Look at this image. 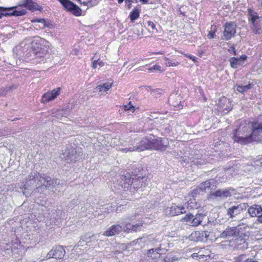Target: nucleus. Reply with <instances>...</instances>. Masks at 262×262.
Segmentation results:
<instances>
[{
  "instance_id": "e2e57ef3",
  "label": "nucleus",
  "mask_w": 262,
  "mask_h": 262,
  "mask_svg": "<svg viewBox=\"0 0 262 262\" xmlns=\"http://www.w3.org/2000/svg\"><path fill=\"white\" fill-rule=\"evenodd\" d=\"M249 13L250 15V16H251V14H255V12H254V11H253L252 10H250L249 11Z\"/></svg>"
},
{
  "instance_id": "4be33fe9",
  "label": "nucleus",
  "mask_w": 262,
  "mask_h": 262,
  "mask_svg": "<svg viewBox=\"0 0 262 262\" xmlns=\"http://www.w3.org/2000/svg\"><path fill=\"white\" fill-rule=\"evenodd\" d=\"M124 228H122L120 225H114L111 227V228L105 231L103 234L107 236H111L119 234Z\"/></svg>"
},
{
  "instance_id": "f8f14e48",
  "label": "nucleus",
  "mask_w": 262,
  "mask_h": 262,
  "mask_svg": "<svg viewBox=\"0 0 262 262\" xmlns=\"http://www.w3.org/2000/svg\"><path fill=\"white\" fill-rule=\"evenodd\" d=\"M146 179L145 177H138L132 178V182L130 186V191L135 192L137 189L145 187L146 185L145 181Z\"/></svg>"
},
{
  "instance_id": "7c9ffc66",
  "label": "nucleus",
  "mask_w": 262,
  "mask_h": 262,
  "mask_svg": "<svg viewBox=\"0 0 262 262\" xmlns=\"http://www.w3.org/2000/svg\"><path fill=\"white\" fill-rule=\"evenodd\" d=\"M112 83L106 82L102 84V85H99L95 88L96 92H107L111 89L112 86Z\"/></svg>"
},
{
  "instance_id": "09e8293b",
  "label": "nucleus",
  "mask_w": 262,
  "mask_h": 262,
  "mask_svg": "<svg viewBox=\"0 0 262 262\" xmlns=\"http://www.w3.org/2000/svg\"><path fill=\"white\" fill-rule=\"evenodd\" d=\"M152 68L154 70L158 71L160 72H162L164 71V70L162 69L161 67L158 65H155L152 67Z\"/></svg>"
},
{
  "instance_id": "20e7f679",
  "label": "nucleus",
  "mask_w": 262,
  "mask_h": 262,
  "mask_svg": "<svg viewBox=\"0 0 262 262\" xmlns=\"http://www.w3.org/2000/svg\"><path fill=\"white\" fill-rule=\"evenodd\" d=\"M205 216V214L203 213H196L195 215L192 213H188L182 218L181 221L182 222L188 223L189 226L196 227L201 224Z\"/></svg>"
},
{
  "instance_id": "e433bc0d",
  "label": "nucleus",
  "mask_w": 262,
  "mask_h": 262,
  "mask_svg": "<svg viewBox=\"0 0 262 262\" xmlns=\"http://www.w3.org/2000/svg\"><path fill=\"white\" fill-rule=\"evenodd\" d=\"M17 7L13 10L12 13H14V16H19L25 15L26 13V11L24 9H17Z\"/></svg>"
},
{
  "instance_id": "de8ad7c7",
  "label": "nucleus",
  "mask_w": 262,
  "mask_h": 262,
  "mask_svg": "<svg viewBox=\"0 0 262 262\" xmlns=\"http://www.w3.org/2000/svg\"><path fill=\"white\" fill-rule=\"evenodd\" d=\"M211 29V31H210L207 35L208 38L210 39L214 38V32L213 30V27H212Z\"/></svg>"
},
{
  "instance_id": "603ef678",
  "label": "nucleus",
  "mask_w": 262,
  "mask_h": 262,
  "mask_svg": "<svg viewBox=\"0 0 262 262\" xmlns=\"http://www.w3.org/2000/svg\"><path fill=\"white\" fill-rule=\"evenodd\" d=\"M228 51L230 53H232L234 55H236V51H235L234 47H230V49H228Z\"/></svg>"
},
{
  "instance_id": "f704fd0d",
  "label": "nucleus",
  "mask_w": 262,
  "mask_h": 262,
  "mask_svg": "<svg viewBox=\"0 0 262 262\" xmlns=\"http://www.w3.org/2000/svg\"><path fill=\"white\" fill-rule=\"evenodd\" d=\"M160 249L159 248L158 249H151L150 250H149L148 251V253H147V256L148 257H150L152 259H156L157 258L158 256H160V254L158 252H156L155 253V255H152V254L156 251H158Z\"/></svg>"
},
{
  "instance_id": "ea45409f",
  "label": "nucleus",
  "mask_w": 262,
  "mask_h": 262,
  "mask_svg": "<svg viewBox=\"0 0 262 262\" xmlns=\"http://www.w3.org/2000/svg\"><path fill=\"white\" fill-rule=\"evenodd\" d=\"M136 31H134V33L136 34L137 36H140L142 34V26L141 24H137L135 26Z\"/></svg>"
},
{
  "instance_id": "aec40b11",
  "label": "nucleus",
  "mask_w": 262,
  "mask_h": 262,
  "mask_svg": "<svg viewBox=\"0 0 262 262\" xmlns=\"http://www.w3.org/2000/svg\"><path fill=\"white\" fill-rule=\"evenodd\" d=\"M149 123L153 124L155 127H157V129H159L160 131H162V127L163 126V124H165V123H167L168 122V120L166 118H163L162 117H156L154 119L148 118Z\"/></svg>"
},
{
  "instance_id": "7ed1b4c3",
  "label": "nucleus",
  "mask_w": 262,
  "mask_h": 262,
  "mask_svg": "<svg viewBox=\"0 0 262 262\" xmlns=\"http://www.w3.org/2000/svg\"><path fill=\"white\" fill-rule=\"evenodd\" d=\"M151 135L141 140L136 138L130 141L128 147L122 148L121 151L124 152L134 151H143L146 149H150Z\"/></svg>"
},
{
  "instance_id": "393cba45",
  "label": "nucleus",
  "mask_w": 262,
  "mask_h": 262,
  "mask_svg": "<svg viewBox=\"0 0 262 262\" xmlns=\"http://www.w3.org/2000/svg\"><path fill=\"white\" fill-rule=\"evenodd\" d=\"M219 106L220 110L222 111L229 112L231 110V104L230 103L229 99L225 97H223L220 99L219 102Z\"/></svg>"
},
{
  "instance_id": "4d7b16f0",
  "label": "nucleus",
  "mask_w": 262,
  "mask_h": 262,
  "mask_svg": "<svg viewBox=\"0 0 262 262\" xmlns=\"http://www.w3.org/2000/svg\"><path fill=\"white\" fill-rule=\"evenodd\" d=\"M186 56H187L189 58L192 59L194 61L195 60L196 57L195 56H193L191 55H186Z\"/></svg>"
},
{
  "instance_id": "a18cd8bd",
  "label": "nucleus",
  "mask_w": 262,
  "mask_h": 262,
  "mask_svg": "<svg viewBox=\"0 0 262 262\" xmlns=\"http://www.w3.org/2000/svg\"><path fill=\"white\" fill-rule=\"evenodd\" d=\"M259 17L258 15H257V14L255 13V14H251V16L250 18H249V20H251L252 24L255 22H257L258 19H259Z\"/></svg>"
},
{
  "instance_id": "c9c22d12",
  "label": "nucleus",
  "mask_w": 262,
  "mask_h": 262,
  "mask_svg": "<svg viewBox=\"0 0 262 262\" xmlns=\"http://www.w3.org/2000/svg\"><path fill=\"white\" fill-rule=\"evenodd\" d=\"M39 6L36 3L32 2H29V3L25 7L30 11H34L35 10H39Z\"/></svg>"
},
{
  "instance_id": "a19ab883",
  "label": "nucleus",
  "mask_w": 262,
  "mask_h": 262,
  "mask_svg": "<svg viewBox=\"0 0 262 262\" xmlns=\"http://www.w3.org/2000/svg\"><path fill=\"white\" fill-rule=\"evenodd\" d=\"M165 60L166 61L165 65L167 67H176L179 64V63L178 62H171L169 61V59L167 57L164 58Z\"/></svg>"
},
{
  "instance_id": "4468645a",
  "label": "nucleus",
  "mask_w": 262,
  "mask_h": 262,
  "mask_svg": "<svg viewBox=\"0 0 262 262\" xmlns=\"http://www.w3.org/2000/svg\"><path fill=\"white\" fill-rule=\"evenodd\" d=\"M163 212L166 216H173L181 213H185V208L183 206L179 207L176 205L166 208Z\"/></svg>"
},
{
  "instance_id": "2f4dec72",
  "label": "nucleus",
  "mask_w": 262,
  "mask_h": 262,
  "mask_svg": "<svg viewBox=\"0 0 262 262\" xmlns=\"http://www.w3.org/2000/svg\"><path fill=\"white\" fill-rule=\"evenodd\" d=\"M92 68L94 69L97 68V65H99L100 67H103L104 65V62L100 60V57L98 58L97 53H96L95 56L92 58Z\"/></svg>"
},
{
  "instance_id": "c03bdc74",
  "label": "nucleus",
  "mask_w": 262,
  "mask_h": 262,
  "mask_svg": "<svg viewBox=\"0 0 262 262\" xmlns=\"http://www.w3.org/2000/svg\"><path fill=\"white\" fill-rule=\"evenodd\" d=\"M201 192H202V190L201 189H200V187L199 186H198V187H196L194 189H193L192 192H191V194H192V196L193 197H194L195 195L198 194H200Z\"/></svg>"
},
{
  "instance_id": "39448f33",
  "label": "nucleus",
  "mask_w": 262,
  "mask_h": 262,
  "mask_svg": "<svg viewBox=\"0 0 262 262\" xmlns=\"http://www.w3.org/2000/svg\"><path fill=\"white\" fill-rule=\"evenodd\" d=\"M247 203L236 204L231 205L227 209V214L229 219H233L248 207Z\"/></svg>"
},
{
  "instance_id": "69168bd1",
  "label": "nucleus",
  "mask_w": 262,
  "mask_h": 262,
  "mask_svg": "<svg viewBox=\"0 0 262 262\" xmlns=\"http://www.w3.org/2000/svg\"><path fill=\"white\" fill-rule=\"evenodd\" d=\"M247 225V226H248V225L247 224V223H242L239 224L238 225V226H241V225Z\"/></svg>"
},
{
  "instance_id": "774afa93",
  "label": "nucleus",
  "mask_w": 262,
  "mask_h": 262,
  "mask_svg": "<svg viewBox=\"0 0 262 262\" xmlns=\"http://www.w3.org/2000/svg\"><path fill=\"white\" fill-rule=\"evenodd\" d=\"M127 7L128 9H130L131 7V3H129L128 5H127Z\"/></svg>"
},
{
  "instance_id": "bb28decb",
  "label": "nucleus",
  "mask_w": 262,
  "mask_h": 262,
  "mask_svg": "<svg viewBox=\"0 0 262 262\" xmlns=\"http://www.w3.org/2000/svg\"><path fill=\"white\" fill-rule=\"evenodd\" d=\"M16 8V7H0V18L2 17L3 16H14V13H12L13 10Z\"/></svg>"
},
{
  "instance_id": "13d9d810",
  "label": "nucleus",
  "mask_w": 262,
  "mask_h": 262,
  "mask_svg": "<svg viewBox=\"0 0 262 262\" xmlns=\"http://www.w3.org/2000/svg\"><path fill=\"white\" fill-rule=\"evenodd\" d=\"M78 50L77 49H74L72 51V54H74V55H77L78 54Z\"/></svg>"
},
{
  "instance_id": "9d476101",
  "label": "nucleus",
  "mask_w": 262,
  "mask_h": 262,
  "mask_svg": "<svg viewBox=\"0 0 262 262\" xmlns=\"http://www.w3.org/2000/svg\"><path fill=\"white\" fill-rule=\"evenodd\" d=\"M235 191L234 189L230 187L226 189H221L216 190L215 192L210 191L209 198H220L221 199H225L227 197L231 196L232 193Z\"/></svg>"
},
{
  "instance_id": "338daca9",
  "label": "nucleus",
  "mask_w": 262,
  "mask_h": 262,
  "mask_svg": "<svg viewBox=\"0 0 262 262\" xmlns=\"http://www.w3.org/2000/svg\"><path fill=\"white\" fill-rule=\"evenodd\" d=\"M148 70H149V71H153V70H154L153 69L152 67H151V68H149V69H148Z\"/></svg>"
},
{
  "instance_id": "0e129e2a",
  "label": "nucleus",
  "mask_w": 262,
  "mask_h": 262,
  "mask_svg": "<svg viewBox=\"0 0 262 262\" xmlns=\"http://www.w3.org/2000/svg\"><path fill=\"white\" fill-rule=\"evenodd\" d=\"M140 1L142 2L143 3H148V0H140Z\"/></svg>"
},
{
  "instance_id": "a211bd4d",
  "label": "nucleus",
  "mask_w": 262,
  "mask_h": 262,
  "mask_svg": "<svg viewBox=\"0 0 262 262\" xmlns=\"http://www.w3.org/2000/svg\"><path fill=\"white\" fill-rule=\"evenodd\" d=\"M64 158L67 163L76 161L78 158L76 150L74 148H68L63 153Z\"/></svg>"
},
{
  "instance_id": "052dcab7",
  "label": "nucleus",
  "mask_w": 262,
  "mask_h": 262,
  "mask_svg": "<svg viewBox=\"0 0 262 262\" xmlns=\"http://www.w3.org/2000/svg\"><path fill=\"white\" fill-rule=\"evenodd\" d=\"M257 222L262 223V214L260 216H258V218H257Z\"/></svg>"
},
{
  "instance_id": "a878e982",
  "label": "nucleus",
  "mask_w": 262,
  "mask_h": 262,
  "mask_svg": "<svg viewBox=\"0 0 262 262\" xmlns=\"http://www.w3.org/2000/svg\"><path fill=\"white\" fill-rule=\"evenodd\" d=\"M248 243L246 240L242 237H238L235 239L234 247L238 250H245L248 248Z\"/></svg>"
},
{
  "instance_id": "ddd939ff",
  "label": "nucleus",
  "mask_w": 262,
  "mask_h": 262,
  "mask_svg": "<svg viewBox=\"0 0 262 262\" xmlns=\"http://www.w3.org/2000/svg\"><path fill=\"white\" fill-rule=\"evenodd\" d=\"M236 32V25L234 23H226L224 25L223 39L228 40L231 38Z\"/></svg>"
},
{
  "instance_id": "f257e3e1",
  "label": "nucleus",
  "mask_w": 262,
  "mask_h": 262,
  "mask_svg": "<svg viewBox=\"0 0 262 262\" xmlns=\"http://www.w3.org/2000/svg\"><path fill=\"white\" fill-rule=\"evenodd\" d=\"M50 181L51 177L45 174H40L36 171H32L23 182V187L26 189L32 186H34L36 187L34 191L42 193L45 189L50 186L49 183Z\"/></svg>"
},
{
  "instance_id": "5701e85b",
  "label": "nucleus",
  "mask_w": 262,
  "mask_h": 262,
  "mask_svg": "<svg viewBox=\"0 0 262 262\" xmlns=\"http://www.w3.org/2000/svg\"><path fill=\"white\" fill-rule=\"evenodd\" d=\"M247 59V56L242 55L239 58L231 57L229 59L230 66L233 69L237 68L238 66L243 64L244 61Z\"/></svg>"
},
{
  "instance_id": "0eeeda50",
  "label": "nucleus",
  "mask_w": 262,
  "mask_h": 262,
  "mask_svg": "<svg viewBox=\"0 0 262 262\" xmlns=\"http://www.w3.org/2000/svg\"><path fill=\"white\" fill-rule=\"evenodd\" d=\"M32 54L36 56V58H42L41 60H36L37 62H44V56L46 55L48 52L47 48L45 46H41L37 42L33 41L32 42Z\"/></svg>"
},
{
  "instance_id": "dca6fc26",
  "label": "nucleus",
  "mask_w": 262,
  "mask_h": 262,
  "mask_svg": "<svg viewBox=\"0 0 262 262\" xmlns=\"http://www.w3.org/2000/svg\"><path fill=\"white\" fill-rule=\"evenodd\" d=\"M210 232L207 231H196L192 233L189 237L194 241H205L208 239Z\"/></svg>"
},
{
  "instance_id": "423d86ee",
  "label": "nucleus",
  "mask_w": 262,
  "mask_h": 262,
  "mask_svg": "<svg viewBox=\"0 0 262 262\" xmlns=\"http://www.w3.org/2000/svg\"><path fill=\"white\" fill-rule=\"evenodd\" d=\"M67 11L76 16L82 15V10L79 7L69 0H58Z\"/></svg>"
},
{
  "instance_id": "49530a36",
  "label": "nucleus",
  "mask_w": 262,
  "mask_h": 262,
  "mask_svg": "<svg viewBox=\"0 0 262 262\" xmlns=\"http://www.w3.org/2000/svg\"><path fill=\"white\" fill-rule=\"evenodd\" d=\"M123 108L124 111H128V110H132L133 113L135 111V107L133 105H131L130 106H129V105L126 104L123 106Z\"/></svg>"
},
{
  "instance_id": "2eb2a0df",
  "label": "nucleus",
  "mask_w": 262,
  "mask_h": 262,
  "mask_svg": "<svg viewBox=\"0 0 262 262\" xmlns=\"http://www.w3.org/2000/svg\"><path fill=\"white\" fill-rule=\"evenodd\" d=\"M60 91L61 88H58L44 94L42 97L41 102L45 103L55 99L59 95Z\"/></svg>"
},
{
  "instance_id": "6e6552de",
  "label": "nucleus",
  "mask_w": 262,
  "mask_h": 262,
  "mask_svg": "<svg viewBox=\"0 0 262 262\" xmlns=\"http://www.w3.org/2000/svg\"><path fill=\"white\" fill-rule=\"evenodd\" d=\"M168 145L167 139L157 138L151 136L150 149L155 150H165Z\"/></svg>"
},
{
  "instance_id": "412c9836",
  "label": "nucleus",
  "mask_w": 262,
  "mask_h": 262,
  "mask_svg": "<svg viewBox=\"0 0 262 262\" xmlns=\"http://www.w3.org/2000/svg\"><path fill=\"white\" fill-rule=\"evenodd\" d=\"M248 212L250 216L258 218L262 214V207L259 205L254 204L248 208Z\"/></svg>"
},
{
  "instance_id": "79ce46f5",
  "label": "nucleus",
  "mask_w": 262,
  "mask_h": 262,
  "mask_svg": "<svg viewBox=\"0 0 262 262\" xmlns=\"http://www.w3.org/2000/svg\"><path fill=\"white\" fill-rule=\"evenodd\" d=\"M32 22H38L42 24V26H40V28H44L45 27H48L49 25L46 23L45 19H34L32 20Z\"/></svg>"
},
{
  "instance_id": "680f3d73",
  "label": "nucleus",
  "mask_w": 262,
  "mask_h": 262,
  "mask_svg": "<svg viewBox=\"0 0 262 262\" xmlns=\"http://www.w3.org/2000/svg\"><path fill=\"white\" fill-rule=\"evenodd\" d=\"M126 2H127L128 3H134V2H137V0H126Z\"/></svg>"
},
{
  "instance_id": "c85d7f7f",
  "label": "nucleus",
  "mask_w": 262,
  "mask_h": 262,
  "mask_svg": "<svg viewBox=\"0 0 262 262\" xmlns=\"http://www.w3.org/2000/svg\"><path fill=\"white\" fill-rule=\"evenodd\" d=\"M251 28L255 34H260L262 33V23L260 20L257 22L253 23L251 24Z\"/></svg>"
},
{
  "instance_id": "cd10ccee",
  "label": "nucleus",
  "mask_w": 262,
  "mask_h": 262,
  "mask_svg": "<svg viewBox=\"0 0 262 262\" xmlns=\"http://www.w3.org/2000/svg\"><path fill=\"white\" fill-rule=\"evenodd\" d=\"M142 229V225L141 224H137L136 225H127L124 228V231L126 232H137L141 231Z\"/></svg>"
},
{
  "instance_id": "6e6d98bb",
  "label": "nucleus",
  "mask_w": 262,
  "mask_h": 262,
  "mask_svg": "<svg viewBox=\"0 0 262 262\" xmlns=\"http://www.w3.org/2000/svg\"><path fill=\"white\" fill-rule=\"evenodd\" d=\"M152 91L157 93L158 94H162L163 93V91L160 89L152 90Z\"/></svg>"
},
{
  "instance_id": "6ab92c4d",
  "label": "nucleus",
  "mask_w": 262,
  "mask_h": 262,
  "mask_svg": "<svg viewBox=\"0 0 262 262\" xmlns=\"http://www.w3.org/2000/svg\"><path fill=\"white\" fill-rule=\"evenodd\" d=\"M216 181L213 179H210L201 183L199 186L200 189H201L202 192H207V190L210 189L214 190L216 188Z\"/></svg>"
},
{
  "instance_id": "9b49d317",
  "label": "nucleus",
  "mask_w": 262,
  "mask_h": 262,
  "mask_svg": "<svg viewBox=\"0 0 262 262\" xmlns=\"http://www.w3.org/2000/svg\"><path fill=\"white\" fill-rule=\"evenodd\" d=\"M251 142L262 139V124L253 122V127L251 132Z\"/></svg>"
},
{
  "instance_id": "5fc2aeb1",
  "label": "nucleus",
  "mask_w": 262,
  "mask_h": 262,
  "mask_svg": "<svg viewBox=\"0 0 262 262\" xmlns=\"http://www.w3.org/2000/svg\"><path fill=\"white\" fill-rule=\"evenodd\" d=\"M255 165L257 166H262V158L256 162Z\"/></svg>"
},
{
  "instance_id": "4c0bfd02",
  "label": "nucleus",
  "mask_w": 262,
  "mask_h": 262,
  "mask_svg": "<svg viewBox=\"0 0 262 262\" xmlns=\"http://www.w3.org/2000/svg\"><path fill=\"white\" fill-rule=\"evenodd\" d=\"M139 16V10L137 9H135L133 10L130 14L129 17L130 18L131 21H133L134 20L137 19Z\"/></svg>"
},
{
  "instance_id": "f03ea898",
  "label": "nucleus",
  "mask_w": 262,
  "mask_h": 262,
  "mask_svg": "<svg viewBox=\"0 0 262 262\" xmlns=\"http://www.w3.org/2000/svg\"><path fill=\"white\" fill-rule=\"evenodd\" d=\"M252 127L253 122L242 121L233 134L232 138L234 141L241 144L251 143L250 135Z\"/></svg>"
},
{
  "instance_id": "b1692460",
  "label": "nucleus",
  "mask_w": 262,
  "mask_h": 262,
  "mask_svg": "<svg viewBox=\"0 0 262 262\" xmlns=\"http://www.w3.org/2000/svg\"><path fill=\"white\" fill-rule=\"evenodd\" d=\"M239 230L236 227H228L221 235L222 238H227L233 236H236L238 234Z\"/></svg>"
},
{
  "instance_id": "3c124183",
  "label": "nucleus",
  "mask_w": 262,
  "mask_h": 262,
  "mask_svg": "<svg viewBox=\"0 0 262 262\" xmlns=\"http://www.w3.org/2000/svg\"><path fill=\"white\" fill-rule=\"evenodd\" d=\"M148 27H150L152 30H156V25L152 21H148Z\"/></svg>"
},
{
  "instance_id": "bf43d9fd",
  "label": "nucleus",
  "mask_w": 262,
  "mask_h": 262,
  "mask_svg": "<svg viewBox=\"0 0 262 262\" xmlns=\"http://www.w3.org/2000/svg\"><path fill=\"white\" fill-rule=\"evenodd\" d=\"M138 214L137 213H134L132 215V216L129 218V220H133L134 219H135L137 215H138Z\"/></svg>"
},
{
  "instance_id": "58836bf2",
  "label": "nucleus",
  "mask_w": 262,
  "mask_h": 262,
  "mask_svg": "<svg viewBox=\"0 0 262 262\" xmlns=\"http://www.w3.org/2000/svg\"><path fill=\"white\" fill-rule=\"evenodd\" d=\"M172 129V127L171 124H170L169 121L167 122V123H165V124H163V126L162 128V131H164V133L167 134L169 133Z\"/></svg>"
},
{
  "instance_id": "f3484780",
  "label": "nucleus",
  "mask_w": 262,
  "mask_h": 262,
  "mask_svg": "<svg viewBox=\"0 0 262 262\" xmlns=\"http://www.w3.org/2000/svg\"><path fill=\"white\" fill-rule=\"evenodd\" d=\"M117 182L118 184L124 189L130 190L132 178L129 173L121 175L118 179Z\"/></svg>"
},
{
  "instance_id": "864d4df0",
  "label": "nucleus",
  "mask_w": 262,
  "mask_h": 262,
  "mask_svg": "<svg viewBox=\"0 0 262 262\" xmlns=\"http://www.w3.org/2000/svg\"><path fill=\"white\" fill-rule=\"evenodd\" d=\"M158 259L156 262H164V256H161L160 254V256H158L157 257Z\"/></svg>"
},
{
  "instance_id": "37998d69",
  "label": "nucleus",
  "mask_w": 262,
  "mask_h": 262,
  "mask_svg": "<svg viewBox=\"0 0 262 262\" xmlns=\"http://www.w3.org/2000/svg\"><path fill=\"white\" fill-rule=\"evenodd\" d=\"M164 257V262H173L178 259L176 256H171L170 255H167Z\"/></svg>"
},
{
  "instance_id": "1a4fd4ad",
  "label": "nucleus",
  "mask_w": 262,
  "mask_h": 262,
  "mask_svg": "<svg viewBox=\"0 0 262 262\" xmlns=\"http://www.w3.org/2000/svg\"><path fill=\"white\" fill-rule=\"evenodd\" d=\"M66 254L65 250L63 246H58L53 247L52 250L47 254L46 258L47 259L51 258L56 259H62Z\"/></svg>"
},
{
  "instance_id": "473e14b6",
  "label": "nucleus",
  "mask_w": 262,
  "mask_h": 262,
  "mask_svg": "<svg viewBox=\"0 0 262 262\" xmlns=\"http://www.w3.org/2000/svg\"><path fill=\"white\" fill-rule=\"evenodd\" d=\"M49 184L50 186L49 187H47L45 190L50 189L53 191H55L57 190V189L55 188V187L56 186L59 185L60 183L59 181L57 179H52L51 178V181L50 183H49Z\"/></svg>"
},
{
  "instance_id": "72a5a7b5",
  "label": "nucleus",
  "mask_w": 262,
  "mask_h": 262,
  "mask_svg": "<svg viewBox=\"0 0 262 262\" xmlns=\"http://www.w3.org/2000/svg\"><path fill=\"white\" fill-rule=\"evenodd\" d=\"M252 85L251 84H248L246 85H237L236 91L238 92L244 93V92L247 91L248 90L251 89Z\"/></svg>"
},
{
  "instance_id": "8fccbe9b",
  "label": "nucleus",
  "mask_w": 262,
  "mask_h": 262,
  "mask_svg": "<svg viewBox=\"0 0 262 262\" xmlns=\"http://www.w3.org/2000/svg\"><path fill=\"white\" fill-rule=\"evenodd\" d=\"M31 2V0H23V3L22 4H19L18 6L20 7H26L29 2Z\"/></svg>"
},
{
  "instance_id": "c756f323",
  "label": "nucleus",
  "mask_w": 262,
  "mask_h": 262,
  "mask_svg": "<svg viewBox=\"0 0 262 262\" xmlns=\"http://www.w3.org/2000/svg\"><path fill=\"white\" fill-rule=\"evenodd\" d=\"M179 97L176 95H171L169 99L170 104L174 107H178L179 108H181L180 101L179 98Z\"/></svg>"
}]
</instances>
